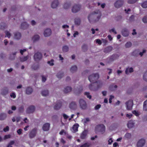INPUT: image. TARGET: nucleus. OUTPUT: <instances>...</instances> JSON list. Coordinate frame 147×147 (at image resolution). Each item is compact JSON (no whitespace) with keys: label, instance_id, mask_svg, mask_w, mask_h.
Instances as JSON below:
<instances>
[{"label":"nucleus","instance_id":"a19ab883","mask_svg":"<svg viewBox=\"0 0 147 147\" xmlns=\"http://www.w3.org/2000/svg\"><path fill=\"white\" fill-rule=\"evenodd\" d=\"M82 49L84 52H85L87 49V45L85 44L83 45L82 46Z\"/></svg>","mask_w":147,"mask_h":147},{"label":"nucleus","instance_id":"aec40b11","mask_svg":"<svg viewBox=\"0 0 147 147\" xmlns=\"http://www.w3.org/2000/svg\"><path fill=\"white\" fill-rule=\"evenodd\" d=\"M59 4V2L58 0L54 1L51 3V7L53 8H56Z\"/></svg>","mask_w":147,"mask_h":147},{"label":"nucleus","instance_id":"e433bc0d","mask_svg":"<svg viewBox=\"0 0 147 147\" xmlns=\"http://www.w3.org/2000/svg\"><path fill=\"white\" fill-rule=\"evenodd\" d=\"M90 145L91 144L89 143H85L81 145L80 147H89Z\"/></svg>","mask_w":147,"mask_h":147},{"label":"nucleus","instance_id":"9b49d317","mask_svg":"<svg viewBox=\"0 0 147 147\" xmlns=\"http://www.w3.org/2000/svg\"><path fill=\"white\" fill-rule=\"evenodd\" d=\"M123 4V0H118L115 3V7L119 8L121 7Z\"/></svg>","mask_w":147,"mask_h":147},{"label":"nucleus","instance_id":"09e8293b","mask_svg":"<svg viewBox=\"0 0 147 147\" xmlns=\"http://www.w3.org/2000/svg\"><path fill=\"white\" fill-rule=\"evenodd\" d=\"M14 37H21V34L20 32H16L14 33Z\"/></svg>","mask_w":147,"mask_h":147},{"label":"nucleus","instance_id":"0e129e2a","mask_svg":"<svg viewBox=\"0 0 147 147\" xmlns=\"http://www.w3.org/2000/svg\"><path fill=\"white\" fill-rule=\"evenodd\" d=\"M22 130L21 129H19L17 130V132L19 135H20L22 133Z\"/></svg>","mask_w":147,"mask_h":147},{"label":"nucleus","instance_id":"1a4fd4ad","mask_svg":"<svg viewBox=\"0 0 147 147\" xmlns=\"http://www.w3.org/2000/svg\"><path fill=\"white\" fill-rule=\"evenodd\" d=\"M79 103L80 107L83 109H85L87 108V105L85 101L82 99L79 100Z\"/></svg>","mask_w":147,"mask_h":147},{"label":"nucleus","instance_id":"bb28decb","mask_svg":"<svg viewBox=\"0 0 147 147\" xmlns=\"http://www.w3.org/2000/svg\"><path fill=\"white\" fill-rule=\"evenodd\" d=\"M77 69V66L76 65H74L71 67L70 70L71 72L74 73L76 71Z\"/></svg>","mask_w":147,"mask_h":147},{"label":"nucleus","instance_id":"0eeeda50","mask_svg":"<svg viewBox=\"0 0 147 147\" xmlns=\"http://www.w3.org/2000/svg\"><path fill=\"white\" fill-rule=\"evenodd\" d=\"M119 55L117 54H113L110 56L108 59H109V62L113 61L114 60L117 59L119 57Z\"/></svg>","mask_w":147,"mask_h":147},{"label":"nucleus","instance_id":"58836bf2","mask_svg":"<svg viewBox=\"0 0 147 147\" xmlns=\"http://www.w3.org/2000/svg\"><path fill=\"white\" fill-rule=\"evenodd\" d=\"M132 45V44L130 42H127L125 45V47L126 48L130 47Z\"/></svg>","mask_w":147,"mask_h":147},{"label":"nucleus","instance_id":"3c124183","mask_svg":"<svg viewBox=\"0 0 147 147\" xmlns=\"http://www.w3.org/2000/svg\"><path fill=\"white\" fill-rule=\"evenodd\" d=\"M6 35L5 37H10L11 36V34L8 31H5V32Z\"/></svg>","mask_w":147,"mask_h":147},{"label":"nucleus","instance_id":"37998d69","mask_svg":"<svg viewBox=\"0 0 147 147\" xmlns=\"http://www.w3.org/2000/svg\"><path fill=\"white\" fill-rule=\"evenodd\" d=\"M84 95L86 96L89 99H91L92 96L90 95V93L88 92H86L84 93Z\"/></svg>","mask_w":147,"mask_h":147},{"label":"nucleus","instance_id":"4c0bfd02","mask_svg":"<svg viewBox=\"0 0 147 147\" xmlns=\"http://www.w3.org/2000/svg\"><path fill=\"white\" fill-rule=\"evenodd\" d=\"M6 27V26L5 23H3L0 24V29H3L5 28Z\"/></svg>","mask_w":147,"mask_h":147},{"label":"nucleus","instance_id":"7ed1b4c3","mask_svg":"<svg viewBox=\"0 0 147 147\" xmlns=\"http://www.w3.org/2000/svg\"><path fill=\"white\" fill-rule=\"evenodd\" d=\"M95 132L96 133L100 132L103 134L105 131V127L103 124H99L97 125L95 129Z\"/></svg>","mask_w":147,"mask_h":147},{"label":"nucleus","instance_id":"69168bd1","mask_svg":"<svg viewBox=\"0 0 147 147\" xmlns=\"http://www.w3.org/2000/svg\"><path fill=\"white\" fill-rule=\"evenodd\" d=\"M109 32H112L115 34H117V32L115 31V29L114 28H112L111 30H110Z\"/></svg>","mask_w":147,"mask_h":147},{"label":"nucleus","instance_id":"412c9836","mask_svg":"<svg viewBox=\"0 0 147 147\" xmlns=\"http://www.w3.org/2000/svg\"><path fill=\"white\" fill-rule=\"evenodd\" d=\"M113 50V47L111 46H108L105 48L104 50V52L106 53L110 52Z\"/></svg>","mask_w":147,"mask_h":147},{"label":"nucleus","instance_id":"4468645a","mask_svg":"<svg viewBox=\"0 0 147 147\" xmlns=\"http://www.w3.org/2000/svg\"><path fill=\"white\" fill-rule=\"evenodd\" d=\"M62 102L61 101H58L57 102V104H56L54 107V109L56 110L59 109L62 105Z\"/></svg>","mask_w":147,"mask_h":147},{"label":"nucleus","instance_id":"f8f14e48","mask_svg":"<svg viewBox=\"0 0 147 147\" xmlns=\"http://www.w3.org/2000/svg\"><path fill=\"white\" fill-rule=\"evenodd\" d=\"M35 110V107L33 105L30 106L27 109L26 112L27 113L30 114L33 113Z\"/></svg>","mask_w":147,"mask_h":147},{"label":"nucleus","instance_id":"ea45409f","mask_svg":"<svg viewBox=\"0 0 147 147\" xmlns=\"http://www.w3.org/2000/svg\"><path fill=\"white\" fill-rule=\"evenodd\" d=\"M142 7L144 8H147V1H144L141 4Z\"/></svg>","mask_w":147,"mask_h":147},{"label":"nucleus","instance_id":"72a5a7b5","mask_svg":"<svg viewBox=\"0 0 147 147\" xmlns=\"http://www.w3.org/2000/svg\"><path fill=\"white\" fill-rule=\"evenodd\" d=\"M143 110L145 111H147V100L144 102Z\"/></svg>","mask_w":147,"mask_h":147},{"label":"nucleus","instance_id":"9d476101","mask_svg":"<svg viewBox=\"0 0 147 147\" xmlns=\"http://www.w3.org/2000/svg\"><path fill=\"white\" fill-rule=\"evenodd\" d=\"M81 5L79 4L74 5L72 9V12L76 13L79 11L80 9Z\"/></svg>","mask_w":147,"mask_h":147},{"label":"nucleus","instance_id":"2eb2a0df","mask_svg":"<svg viewBox=\"0 0 147 147\" xmlns=\"http://www.w3.org/2000/svg\"><path fill=\"white\" fill-rule=\"evenodd\" d=\"M44 35L45 37H48L51 34V30L49 28L46 29L44 32Z\"/></svg>","mask_w":147,"mask_h":147},{"label":"nucleus","instance_id":"423d86ee","mask_svg":"<svg viewBox=\"0 0 147 147\" xmlns=\"http://www.w3.org/2000/svg\"><path fill=\"white\" fill-rule=\"evenodd\" d=\"M37 132V129L34 128L32 129L30 132L29 136L30 138H33L36 135Z\"/></svg>","mask_w":147,"mask_h":147},{"label":"nucleus","instance_id":"f03ea898","mask_svg":"<svg viewBox=\"0 0 147 147\" xmlns=\"http://www.w3.org/2000/svg\"><path fill=\"white\" fill-rule=\"evenodd\" d=\"M96 85V86H94V87H92V85L90 84L89 86V88L91 90L96 91L99 88L102 87V82L100 81H98L95 82L94 84Z\"/></svg>","mask_w":147,"mask_h":147},{"label":"nucleus","instance_id":"c9c22d12","mask_svg":"<svg viewBox=\"0 0 147 147\" xmlns=\"http://www.w3.org/2000/svg\"><path fill=\"white\" fill-rule=\"evenodd\" d=\"M63 73L59 72L57 74V76L58 78L61 79L63 76Z\"/></svg>","mask_w":147,"mask_h":147},{"label":"nucleus","instance_id":"774afa93","mask_svg":"<svg viewBox=\"0 0 147 147\" xmlns=\"http://www.w3.org/2000/svg\"><path fill=\"white\" fill-rule=\"evenodd\" d=\"M10 135H5L4 137V139H7L10 138Z\"/></svg>","mask_w":147,"mask_h":147},{"label":"nucleus","instance_id":"6e6d98bb","mask_svg":"<svg viewBox=\"0 0 147 147\" xmlns=\"http://www.w3.org/2000/svg\"><path fill=\"white\" fill-rule=\"evenodd\" d=\"M63 134H66V132L65 131V130L64 129H62L59 132V134L61 135H62Z\"/></svg>","mask_w":147,"mask_h":147},{"label":"nucleus","instance_id":"a211bd4d","mask_svg":"<svg viewBox=\"0 0 147 147\" xmlns=\"http://www.w3.org/2000/svg\"><path fill=\"white\" fill-rule=\"evenodd\" d=\"M50 124L48 123L45 124L42 127V129L44 131H47L49 130L50 127Z\"/></svg>","mask_w":147,"mask_h":147},{"label":"nucleus","instance_id":"c85d7f7f","mask_svg":"<svg viewBox=\"0 0 147 147\" xmlns=\"http://www.w3.org/2000/svg\"><path fill=\"white\" fill-rule=\"evenodd\" d=\"M80 18H76L74 20V22L76 25H79L80 23Z\"/></svg>","mask_w":147,"mask_h":147},{"label":"nucleus","instance_id":"6e6552de","mask_svg":"<svg viewBox=\"0 0 147 147\" xmlns=\"http://www.w3.org/2000/svg\"><path fill=\"white\" fill-rule=\"evenodd\" d=\"M127 109L128 110H131L132 109L133 105V100H129L126 102Z\"/></svg>","mask_w":147,"mask_h":147},{"label":"nucleus","instance_id":"b1692460","mask_svg":"<svg viewBox=\"0 0 147 147\" xmlns=\"http://www.w3.org/2000/svg\"><path fill=\"white\" fill-rule=\"evenodd\" d=\"M33 92L32 88L30 87H27L26 89V93L28 94H30Z\"/></svg>","mask_w":147,"mask_h":147},{"label":"nucleus","instance_id":"dca6fc26","mask_svg":"<svg viewBox=\"0 0 147 147\" xmlns=\"http://www.w3.org/2000/svg\"><path fill=\"white\" fill-rule=\"evenodd\" d=\"M121 33L122 34L124 37H127L129 35V32L126 28H124L123 29Z\"/></svg>","mask_w":147,"mask_h":147},{"label":"nucleus","instance_id":"79ce46f5","mask_svg":"<svg viewBox=\"0 0 147 147\" xmlns=\"http://www.w3.org/2000/svg\"><path fill=\"white\" fill-rule=\"evenodd\" d=\"M24 111V107L23 106H21L18 108V111L20 113H22Z\"/></svg>","mask_w":147,"mask_h":147},{"label":"nucleus","instance_id":"5701e85b","mask_svg":"<svg viewBox=\"0 0 147 147\" xmlns=\"http://www.w3.org/2000/svg\"><path fill=\"white\" fill-rule=\"evenodd\" d=\"M8 92V90L7 87L4 88L2 90L1 94L3 96L7 94Z\"/></svg>","mask_w":147,"mask_h":147},{"label":"nucleus","instance_id":"13d9d810","mask_svg":"<svg viewBox=\"0 0 147 147\" xmlns=\"http://www.w3.org/2000/svg\"><path fill=\"white\" fill-rule=\"evenodd\" d=\"M101 105L100 104L97 105L94 107L95 109L96 110L99 109L101 107Z\"/></svg>","mask_w":147,"mask_h":147},{"label":"nucleus","instance_id":"473e14b6","mask_svg":"<svg viewBox=\"0 0 147 147\" xmlns=\"http://www.w3.org/2000/svg\"><path fill=\"white\" fill-rule=\"evenodd\" d=\"M69 50V48L68 46L65 45L62 47V51L64 52H66L68 51Z\"/></svg>","mask_w":147,"mask_h":147},{"label":"nucleus","instance_id":"4be33fe9","mask_svg":"<svg viewBox=\"0 0 147 147\" xmlns=\"http://www.w3.org/2000/svg\"><path fill=\"white\" fill-rule=\"evenodd\" d=\"M29 26V25L25 22H23L21 24L20 28L23 29H25L28 28Z\"/></svg>","mask_w":147,"mask_h":147},{"label":"nucleus","instance_id":"a18cd8bd","mask_svg":"<svg viewBox=\"0 0 147 147\" xmlns=\"http://www.w3.org/2000/svg\"><path fill=\"white\" fill-rule=\"evenodd\" d=\"M138 0H128V3L129 4H134Z\"/></svg>","mask_w":147,"mask_h":147},{"label":"nucleus","instance_id":"c756f323","mask_svg":"<svg viewBox=\"0 0 147 147\" xmlns=\"http://www.w3.org/2000/svg\"><path fill=\"white\" fill-rule=\"evenodd\" d=\"M28 56H27L24 57H21L20 58V60L22 62L25 61L28 59Z\"/></svg>","mask_w":147,"mask_h":147},{"label":"nucleus","instance_id":"f3484780","mask_svg":"<svg viewBox=\"0 0 147 147\" xmlns=\"http://www.w3.org/2000/svg\"><path fill=\"white\" fill-rule=\"evenodd\" d=\"M88 132L86 130L84 131L81 133L80 135V138L82 139H84L86 138Z\"/></svg>","mask_w":147,"mask_h":147},{"label":"nucleus","instance_id":"338daca9","mask_svg":"<svg viewBox=\"0 0 147 147\" xmlns=\"http://www.w3.org/2000/svg\"><path fill=\"white\" fill-rule=\"evenodd\" d=\"M113 141L112 140V138H109L108 140V144H111V143L113 142Z\"/></svg>","mask_w":147,"mask_h":147},{"label":"nucleus","instance_id":"603ef678","mask_svg":"<svg viewBox=\"0 0 147 147\" xmlns=\"http://www.w3.org/2000/svg\"><path fill=\"white\" fill-rule=\"evenodd\" d=\"M132 112L133 114L135 115L136 116H138L139 115L138 113L136 110L133 111Z\"/></svg>","mask_w":147,"mask_h":147},{"label":"nucleus","instance_id":"39448f33","mask_svg":"<svg viewBox=\"0 0 147 147\" xmlns=\"http://www.w3.org/2000/svg\"><path fill=\"white\" fill-rule=\"evenodd\" d=\"M42 56V54L38 52L34 54V59L35 61H38L41 59Z\"/></svg>","mask_w":147,"mask_h":147},{"label":"nucleus","instance_id":"4d7b16f0","mask_svg":"<svg viewBox=\"0 0 147 147\" xmlns=\"http://www.w3.org/2000/svg\"><path fill=\"white\" fill-rule=\"evenodd\" d=\"M26 51V49H20V53L22 55H23V53L24 52Z\"/></svg>","mask_w":147,"mask_h":147},{"label":"nucleus","instance_id":"49530a36","mask_svg":"<svg viewBox=\"0 0 147 147\" xmlns=\"http://www.w3.org/2000/svg\"><path fill=\"white\" fill-rule=\"evenodd\" d=\"M54 60L51 59V61H49L47 62V63L51 66H53L54 65L53 63Z\"/></svg>","mask_w":147,"mask_h":147},{"label":"nucleus","instance_id":"8fccbe9b","mask_svg":"<svg viewBox=\"0 0 147 147\" xmlns=\"http://www.w3.org/2000/svg\"><path fill=\"white\" fill-rule=\"evenodd\" d=\"M40 37H32V40L34 42L38 40H39Z\"/></svg>","mask_w":147,"mask_h":147},{"label":"nucleus","instance_id":"20e7f679","mask_svg":"<svg viewBox=\"0 0 147 147\" xmlns=\"http://www.w3.org/2000/svg\"><path fill=\"white\" fill-rule=\"evenodd\" d=\"M99 78V75L98 73L93 74L90 75L88 79L91 82H95Z\"/></svg>","mask_w":147,"mask_h":147},{"label":"nucleus","instance_id":"6ab92c4d","mask_svg":"<svg viewBox=\"0 0 147 147\" xmlns=\"http://www.w3.org/2000/svg\"><path fill=\"white\" fill-rule=\"evenodd\" d=\"M69 107L70 109H75L77 107V105L76 102H72L70 104Z\"/></svg>","mask_w":147,"mask_h":147},{"label":"nucleus","instance_id":"680f3d73","mask_svg":"<svg viewBox=\"0 0 147 147\" xmlns=\"http://www.w3.org/2000/svg\"><path fill=\"white\" fill-rule=\"evenodd\" d=\"M9 127L8 126H7L5 127L3 129V131L5 132H6L7 131H8L9 130Z\"/></svg>","mask_w":147,"mask_h":147},{"label":"nucleus","instance_id":"f257e3e1","mask_svg":"<svg viewBox=\"0 0 147 147\" xmlns=\"http://www.w3.org/2000/svg\"><path fill=\"white\" fill-rule=\"evenodd\" d=\"M101 16V14L100 11L98 10L97 12H94L90 14L88 16V19L89 22L91 23V20H93L95 19V18H97L94 20L95 22L99 21Z\"/></svg>","mask_w":147,"mask_h":147},{"label":"nucleus","instance_id":"ddd939ff","mask_svg":"<svg viewBox=\"0 0 147 147\" xmlns=\"http://www.w3.org/2000/svg\"><path fill=\"white\" fill-rule=\"evenodd\" d=\"M145 143V140L142 139L140 140L137 142V147H142Z\"/></svg>","mask_w":147,"mask_h":147},{"label":"nucleus","instance_id":"e2e57ef3","mask_svg":"<svg viewBox=\"0 0 147 147\" xmlns=\"http://www.w3.org/2000/svg\"><path fill=\"white\" fill-rule=\"evenodd\" d=\"M134 19V15H131L129 18V20L131 21H133Z\"/></svg>","mask_w":147,"mask_h":147},{"label":"nucleus","instance_id":"bf43d9fd","mask_svg":"<svg viewBox=\"0 0 147 147\" xmlns=\"http://www.w3.org/2000/svg\"><path fill=\"white\" fill-rule=\"evenodd\" d=\"M10 96L11 97H12L13 98H14L16 97L15 94L13 92L11 93L10 94Z\"/></svg>","mask_w":147,"mask_h":147},{"label":"nucleus","instance_id":"cd10ccee","mask_svg":"<svg viewBox=\"0 0 147 147\" xmlns=\"http://www.w3.org/2000/svg\"><path fill=\"white\" fill-rule=\"evenodd\" d=\"M78 127L79 125L78 124H75L73 126L72 129L74 132L78 131Z\"/></svg>","mask_w":147,"mask_h":147},{"label":"nucleus","instance_id":"393cba45","mask_svg":"<svg viewBox=\"0 0 147 147\" xmlns=\"http://www.w3.org/2000/svg\"><path fill=\"white\" fill-rule=\"evenodd\" d=\"M7 117L6 114L4 113L0 114V120H3L6 119Z\"/></svg>","mask_w":147,"mask_h":147},{"label":"nucleus","instance_id":"2f4dec72","mask_svg":"<svg viewBox=\"0 0 147 147\" xmlns=\"http://www.w3.org/2000/svg\"><path fill=\"white\" fill-rule=\"evenodd\" d=\"M127 125L129 128H130L134 126V124L132 121H129L128 122Z\"/></svg>","mask_w":147,"mask_h":147},{"label":"nucleus","instance_id":"a878e982","mask_svg":"<svg viewBox=\"0 0 147 147\" xmlns=\"http://www.w3.org/2000/svg\"><path fill=\"white\" fill-rule=\"evenodd\" d=\"M72 88L70 87L67 86L63 90L64 93H67L71 91Z\"/></svg>","mask_w":147,"mask_h":147},{"label":"nucleus","instance_id":"de8ad7c7","mask_svg":"<svg viewBox=\"0 0 147 147\" xmlns=\"http://www.w3.org/2000/svg\"><path fill=\"white\" fill-rule=\"evenodd\" d=\"M131 136V134L129 133H126L125 135V137L127 139L130 138Z\"/></svg>","mask_w":147,"mask_h":147},{"label":"nucleus","instance_id":"052dcab7","mask_svg":"<svg viewBox=\"0 0 147 147\" xmlns=\"http://www.w3.org/2000/svg\"><path fill=\"white\" fill-rule=\"evenodd\" d=\"M114 98V96L111 95L110 96V97L109 98V103H111L112 102V100L113 98Z\"/></svg>","mask_w":147,"mask_h":147},{"label":"nucleus","instance_id":"c03bdc74","mask_svg":"<svg viewBox=\"0 0 147 147\" xmlns=\"http://www.w3.org/2000/svg\"><path fill=\"white\" fill-rule=\"evenodd\" d=\"M143 79L145 81H147V71H146L144 74Z\"/></svg>","mask_w":147,"mask_h":147},{"label":"nucleus","instance_id":"f704fd0d","mask_svg":"<svg viewBox=\"0 0 147 147\" xmlns=\"http://www.w3.org/2000/svg\"><path fill=\"white\" fill-rule=\"evenodd\" d=\"M71 6V4L69 3H65L63 5V7L65 9H67Z\"/></svg>","mask_w":147,"mask_h":147},{"label":"nucleus","instance_id":"864d4df0","mask_svg":"<svg viewBox=\"0 0 147 147\" xmlns=\"http://www.w3.org/2000/svg\"><path fill=\"white\" fill-rule=\"evenodd\" d=\"M96 43H98L99 45H100L102 44V42L101 40L99 39H98L96 40Z\"/></svg>","mask_w":147,"mask_h":147},{"label":"nucleus","instance_id":"5fc2aeb1","mask_svg":"<svg viewBox=\"0 0 147 147\" xmlns=\"http://www.w3.org/2000/svg\"><path fill=\"white\" fill-rule=\"evenodd\" d=\"M142 21L144 23H147V16H144L142 19Z\"/></svg>","mask_w":147,"mask_h":147},{"label":"nucleus","instance_id":"7c9ffc66","mask_svg":"<svg viewBox=\"0 0 147 147\" xmlns=\"http://www.w3.org/2000/svg\"><path fill=\"white\" fill-rule=\"evenodd\" d=\"M49 94V92L48 90H44L42 91L41 92V94L42 96H46Z\"/></svg>","mask_w":147,"mask_h":147}]
</instances>
